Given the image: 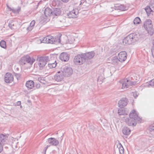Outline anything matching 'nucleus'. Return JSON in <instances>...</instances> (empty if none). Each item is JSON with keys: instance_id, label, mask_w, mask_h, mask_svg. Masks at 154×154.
Masks as SVG:
<instances>
[{"instance_id": "nucleus-1", "label": "nucleus", "mask_w": 154, "mask_h": 154, "mask_svg": "<svg viewBox=\"0 0 154 154\" xmlns=\"http://www.w3.org/2000/svg\"><path fill=\"white\" fill-rule=\"evenodd\" d=\"M136 120L141 122V119L138 117L137 112L134 110H132L129 114V118H126L125 122L129 126H135L137 122Z\"/></svg>"}, {"instance_id": "nucleus-2", "label": "nucleus", "mask_w": 154, "mask_h": 154, "mask_svg": "<svg viewBox=\"0 0 154 154\" xmlns=\"http://www.w3.org/2000/svg\"><path fill=\"white\" fill-rule=\"evenodd\" d=\"M138 39V35L135 33H133L129 34L125 37L123 40L122 43L124 45H128L134 43Z\"/></svg>"}, {"instance_id": "nucleus-3", "label": "nucleus", "mask_w": 154, "mask_h": 154, "mask_svg": "<svg viewBox=\"0 0 154 154\" xmlns=\"http://www.w3.org/2000/svg\"><path fill=\"white\" fill-rule=\"evenodd\" d=\"M143 26L149 34L150 35H152L153 34L154 30L151 20L148 19L145 21L144 23Z\"/></svg>"}, {"instance_id": "nucleus-4", "label": "nucleus", "mask_w": 154, "mask_h": 154, "mask_svg": "<svg viewBox=\"0 0 154 154\" xmlns=\"http://www.w3.org/2000/svg\"><path fill=\"white\" fill-rule=\"evenodd\" d=\"M85 62V58L82 54L76 55L74 57L73 60L74 63L77 65H82Z\"/></svg>"}, {"instance_id": "nucleus-5", "label": "nucleus", "mask_w": 154, "mask_h": 154, "mask_svg": "<svg viewBox=\"0 0 154 154\" xmlns=\"http://www.w3.org/2000/svg\"><path fill=\"white\" fill-rule=\"evenodd\" d=\"M134 85V82L127 79L122 80L120 82V86L122 85V88L123 89L131 88V86Z\"/></svg>"}, {"instance_id": "nucleus-6", "label": "nucleus", "mask_w": 154, "mask_h": 154, "mask_svg": "<svg viewBox=\"0 0 154 154\" xmlns=\"http://www.w3.org/2000/svg\"><path fill=\"white\" fill-rule=\"evenodd\" d=\"M61 71L62 72L64 76H69L72 73L73 70L71 68L65 66L61 68Z\"/></svg>"}, {"instance_id": "nucleus-7", "label": "nucleus", "mask_w": 154, "mask_h": 154, "mask_svg": "<svg viewBox=\"0 0 154 154\" xmlns=\"http://www.w3.org/2000/svg\"><path fill=\"white\" fill-rule=\"evenodd\" d=\"M35 60H31L30 57L29 55H26L23 57L21 59V63L22 64H25L26 62L32 65L33 63Z\"/></svg>"}, {"instance_id": "nucleus-8", "label": "nucleus", "mask_w": 154, "mask_h": 154, "mask_svg": "<svg viewBox=\"0 0 154 154\" xmlns=\"http://www.w3.org/2000/svg\"><path fill=\"white\" fill-rule=\"evenodd\" d=\"M48 37H49V39H48V43L57 44L60 43V37L59 36H57L54 38L52 36L50 35H48Z\"/></svg>"}, {"instance_id": "nucleus-9", "label": "nucleus", "mask_w": 154, "mask_h": 154, "mask_svg": "<svg viewBox=\"0 0 154 154\" xmlns=\"http://www.w3.org/2000/svg\"><path fill=\"white\" fill-rule=\"evenodd\" d=\"M48 60V57H42L39 58L38 64L39 67H43Z\"/></svg>"}, {"instance_id": "nucleus-10", "label": "nucleus", "mask_w": 154, "mask_h": 154, "mask_svg": "<svg viewBox=\"0 0 154 154\" xmlns=\"http://www.w3.org/2000/svg\"><path fill=\"white\" fill-rule=\"evenodd\" d=\"M44 14L45 17V18L43 19V20L44 21L46 22L49 20L48 17L52 15V11L49 8H47L45 10Z\"/></svg>"}, {"instance_id": "nucleus-11", "label": "nucleus", "mask_w": 154, "mask_h": 154, "mask_svg": "<svg viewBox=\"0 0 154 154\" xmlns=\"http://www.w3.org/2000/svg\"><path fill=\"white\" fill-rule=\"evenodd\" d=\"M79 13V11L78 9L76 8L74 9L68 14L67 16L69 18H76L78 17Z\"/></svg>"}, {"instance_id": "nucleus-12", "label": "nucleus", "mask_w": 154, "mask_h": 154, "mask_svg": "<svg viewBox=\"0 0 154 154\" xmlns=\"http://www.w3.org/2000/svg\"><path fill=\"white\" fill-rule=\"evenodd\" d=\"M5 81L7 83L12 82L14 79L13 75L10 73H7L5 75Z\"/></svg>"}, {"instance_id": "nucleus-13", "label": "nucleus", "mask_w": 154, "mask_h": 154, "mask_svg": "<svg viewBox=\"0 0 154 154\" xmlns=\"http://www.w3.org/2000/svg\"><path fill=\"white\" fill-rule=\"evenodd\" d=\"M64 75L61 70L58 71L54 76L55 80L57 82H60L63 79Z\"/></svg>"}, {"instance_id": "nucleus-14", "label": "nucleus", "mask_w": 154, "mask_h": 154, "mask_svg": "<svg viewBox=\"0 0 154 154\" xmlns=\"http://www.w3.org/2000/svg\"><path fill=\"white\" fill-rule=\"evenodd\" d=\"M127 54L125 51H122L120 52L118 54L119 60L120 62H122L125 61L126 58Z\"/></svg>"}, {"instance_id": "nucleus-15", "label": "nucleus", "mask_w": 154, "mask_h": 154, "mask_svg": "<svg viewBox=\"0 0 154 154\" xmlns=\"http://www.w3.org/2000/svg\"><path fill=\"white\" fill-rule=\"evenodd\" d=\"M85 58V60H86L90 59L93 57L95 55V53L94 51H91L82 54Z\"/></svg>"}, {"instance_id": "nucleus-16", "label": "nucleus", "mask_w": 154, "mask_h": 154, "mask_svg": "<svg viewBox=\"0 0 154 154\" xmlns=\"http://www.w3.org/2000/svg\"><path fill=\"white\" fill-rule=\"evenodd\" d=\"M48 142L52 146H56L59 143V142L54 138L51 137L48 139Z\"/></svg>"}, {"instance_id": "nucleus-17", "label": "nucleus", "mask_w": 154, "mask_h": 154, "mask_svg": "<svg viewBox=\"0 0 154 154\" xmlns=\"http://www.w3.org/2000/svg\"><path fill=\"white\" fill-rule=\"evenodd\" d=\"M127 103V100L126 98H122L118 102V105L120 108H122L126 106Z\"/></svg>"}, {"instance_id": "nucleus-18", "label": "nucleus", "mask_w": 154, "mask_h": 154, "mask_svg": "<svg viewBox=\"0 0 154 154\" xmlns=\"http://www.w3.org/2000/svg\"><path fill=\"white\" fill-rule=\"evenodd\" d=\"M59 58L62 61L65 62L69 60V56L67 53H63L60 55Z\"/></svg>"}, {"instance_id": "nucleus-19", "label": "nucleus", "mask_w": 154, "mask_h": 154, "mask_svg": "<svg viewBox=\"0 0 154 154\" xmlns=\"http://www.w3.org/2000/svg\"><path fill=\"white\" fill-rule=\"evenodd\" d=\"M34 85V82L32 80H29L26 82V86L28 89H31L33 88Z\"/></svg>"}, {"instance_id": "nucleus-20", "label": "nucleus", "mask_w": 154, "mask_h": 154, "mask_svg": "<svg viewBox=\"0 0 154 154\" xmlns=\"http://www.w3.org/2000/svg\"><path fill=\"white\" fill-rule=\"evenodd\" d=\"M110 62L112 64L116 65L120 61L117 57L114 56L111 58Z\"/></svg>"}, {"instance_id": "nucleus-21", "label": "nucleus", "mask_w": 154, "mask_h": 154, "mask_svg": "<svg viewBox=\"0 0 154 154\" xmlns=\"http://www.w3.org/2000/svg\"><path fill=\"white\" fill-rule=\"evenodd\" d=\"M35 22L34 20H32L30 24V26L28 27H26V28H24L27 31H31L33 29L35 26Z\"/></svg>"}, {"instance_id": "nucleus-22", "label": "nucleus", "mask_w": 154, "mask_h": 154, "mask_svg": "<svg viewBox=\"0 0 154 154\" xmlns=\"http://www.w3.org/2000/svg\"><path fill=\"white\" fill-rule=\"evenodd\" d=\"M61 13L60 10L59 8H55L53 11H52V15L58 16Z\"/></svg>"}, {"instance_id": "nucleus-23", "label": "nucleus", "mask_w": 154, "mask_h": 154, "mask_svg": "<svg viewBox=\"0 0 154 154\" xmlns=\"http://www.w3.org/2000/svg\"><path fill=\"white\" fill-rule=\"evenodd\" d=\"M122 132L124 134L128 135L130 134L131 130L129 128L127 127H124L122 129Z\"/></svg>"}, {"instance_id": "nucleus-24", "label": "nucleus", "mask_w": 154, "mask_h": 154, "mask_svg": "<svg viewBox=\"0 0 154 154\" xmlns=\"http://www.w3.org/2000/svg\"><path fill=\"white\" fill-rule=\"evenodd\" d=\"M6 138V135L1 134H0V143L2 144L4 143Z\"/></svg>"}, {"instance_id": "nucleus-25", "label": "nucleus", "mask_w": 154, "mask_h": 154, "mask_svg": "<svg viewBox=\"0 0 154 154\" xmlns=\"http://www.w3.org/2000/svg\"><path fill=\"white\" fill-rule=\"evenodd\" d=\"M118 9L119 10L124 11L128 9V7L122 5H120L117 6Z\"/></svg>"}, {"instance_id": "nucleus-26", "label": "nucleus", "mask_w": 154, "mask_h": 154, "mask_svg": "<svg viewBox=\"0 0 154 154\" xmlns=\"http://www.w3.org/2000/svg\"><path fill=\"white\" fill-rule=\"evenodd\" d=\"M117 146L119 148L120 153L121 154H123L124 152V149L122 144L120 143H119L117 144Z\"/></svg>"}, {"instance_id": "nucleus-27", "label": "nucleus", "mask_w": 154, "mask_h": 154, "mask_svg": "<svg viewBox=\"0 0 154 154\" xmlns=\"http://www.w3.org/2000/svg\"><path fill=\"white\" fill-rule=\"evenodd\" d=\"M134 25L139 24L141 22L140 19L139 17H137L134 20Z\"/></svg>"}, {"instance_id": "nucleus-28", "label": "nucleus", "mask_w": 154, "mask_h": 154, "mask_svg": "<svg viewBox=\"0 0 154 154\" xmlns=\"http://www.w3.org/2000/svg\"><path fill=\"white\" fill-rule=\"evenodd\" d=\"M56 65L57 63L55 60L54 61V63H52L48 64V67L51 69L55 68L56 66Z\"/></svg>"}, {"instance_id": "nucleus-29", "label": "nucleus", "mask_w": 154, "mask_h": 154, "mask_svg": "<svg viewBox=\"0 0 154 154\" xmlns=\"http://www.w3.org/2000/svg\"><path fill=\"white\" fill-rule=\"evenodd\" d=\"M118 113L120 115H127V114L125 110L122 109H120L118 110Z\"/></svg>"}, {"instance_id": "nucleus-30", "label": "nucleus", "mask_w": 154, "mask_h": 154, "mask_svg": "<svg viewBox=\"0 0 154 154\" xmlns=\"http://www.w3.org/2000/svg\"><path fill=\"white\" fill-rule=\"evenodd\" d=\"M0 46L3 48H5L6 47L5 42L3 40H1L0 42Z\"/></svg>"}, {"instance_id": "nucleus-31", "label": "nucleus", "mask_w": 154, "mask_h": 154, "mask_svg": "<svg viewBox=\"0 0 154 154\" xmlns=\"http://www.w3.org/2000/svg\"><path fill=\"white\" fill-rule=\"evenodd\" d=\"M145 10L147 13H150L152 11V10L151 9L150 6H147L145 8Z\"/></svg>"}, {"instance_id": "nucleus-32", "label": "nucleus", "mask_w": 154, "mask_h": 154, "mask_svg": "<svg viewBox=\"0 0 154 154\" xmlns=\"http://www.w3.org/2000/svg\"><path fill=\"white\" fill-rule=\"evenodd\" d=\"M49 37H48V36L42 38V40L43 43H48L49 42H48V38Z\"/></svg>"}, {"instance_id": "nucleus-33", "label": "nucleus", "mask_w": 154, "mask_h": 154, "mask_svg": "<svg viewBox=\"0 0 154 154\" xmlns=\"http://www.w3.org/2000/svg\"><path fill=\"white\" fill-rule=\"evenodd\" d=\"M11 11L14 13H18L19 12V9H15L14 8H12V10H11Z\"/></svg>"}, {"instance_id": "nucleus-34", "label": "nucleus", "mask_w": 154, "mask_h": 154, "mask_svg": "<svg viewBox=\"0 0 154 154\" xmlns=\"http://www.w3.org/2000/svg\"><path fill=\"white\" fill-rule=\"evenodd\" d=\"M150 6L152 10V11L154 12V2H150Z\"/></svg>"}, {"instance_id": "nucleus-35", "label": "nucleus", "mask_w": 154, "mask_h": 154, "mask_svg": "<svg viewBox=\"0 0 154 154\" xmlns=\"http://www.w3.org/2000/svg\"><path fill=\"white\" fill-rule=\"evenodd\" d=\"M38 80L41 83H42L43 84L45 83V81L44 80V79L43 78L41 77L38 78Z\"/></svg>"}, {"instance_id": "nucleus-36", "label": "nucleus", "mask_w": 154, "mask_h": 154, "mask_svg": "<svg viewBox=\"0 0 154 154\" xmlns=\"http://www.w3.org/2000/svg\"><path fill=\"white\" fill-rule=\"evenodd\" d=\"M148 129L150 131H152L154 130V125H150L148 128Z\"/></svg>"}, {"instance_id": "nucleus-37", "label": "nucleus", "mask_w": 154, "mask_h": 154, "mask_svg": "<svg viewBox=\"0 0 154 154\" xmlns=\"http://www.w3.org/2000/svg\"><path fill=\"white\" fill-rule=\"evenodd\" d=\"M14 23L13 22H11V23H9L8 26L11 29H14L13 27V26H14Z\"/></svg>"}, {"instance_id": "nucleus-38", "label": "nucleus", "mask_w": 154, "mask_h": 154, "mask_svg": "<svg viewBox=\"0 0 154 154\" xmlns=\"http://www.w3.org/2000/svg\"><path fill=\"white\" fill-rule=\"evenodd\" d=\"M149 84L150 85L154 86V79L149 82Z\"/></svg>"}, {"instance_id": "nucleus-39", "label": "nucleus", "mask_w": 154, "mask_h": 154, "mask_svg": "<svg viewBox=\"0 0 154 154\" xmlns=\"http://www.w3.org/2000/svg\"><path fill=\"white\" fill-rule=\"evenodd\" d=\"M36 42L38 44L43 43L42 39H38L36 41Z\"/></svg>"}, {"instance_id": "nucleus-40", "label": "nucleus", "mask_w": 154, "mask_h": 154, "mask_svg": "<svg viewBox=\"0 0 154 154\" xmlns=\"http://www.w3.org/2000/svg\"><path fill=\"white\" fill-rule=\"evenodd\" d=\"M104 71H105V69H104V68H102L99 71V72H101V73H102L101 74V75H104Z\"/></svg>"}, {"instance_id": "nucleus-41", "label": "nucleus", "mask_w": 154, "mask_h": 154, "mask_svg": "<svg viewBox=\"0 0 154 154\" xmlns=\"http://www.w3.org/2000/svg\"><path fill=\"white\" fill-rule=\"evenodd\" d=\"M138 94L137 92H134L133 93V96L135 98L138 96Z\"/></svg>"}, {"instance_id": "nucleus-42", "label": "nucleus", "mask_w": 154, "mask_h": 154, "mask_svg": "<svg viewBox=\"0 0 154 154\" xmlns=\"http://www.w3.org/2000/svg\"><path fill=\"white\" fill-rule=\"evenodd\" d=\"M152 56L154 57V46H153L152 48Z\"/></svg>"}, {"instance_id": "nucleus-43", "label": "nucleus", "mask_w": 154, "mask_h": 154, "mask_svg": "<svg viewBox=\"0 0 154 154\" xmlns=\"http://www.w3.org/2000/svg\"><path fill=\"white\" fill-rule=\"evenodd\" d=\"M35 87L37 88H39L40 87V85L39 83H37L35 85Z\"/></svg>"}, {"instance_id": "nucleus-44", "label": "nucleus", "mask_w": 154, "mask_h": 154, "mask_svg": "<svg viewBox=\"0 0 154 154\" xmlns=\"http://www.w3.org/2000/svg\"><path fill=\"white\" fill-rule=\"evenodd\" d=\"M3 149L2 144L0 143V153L2 151Z\"/></svg>"}, {"instance_id": "nucleus-45", "label": "nucleus", "mask_w": 154, "mask_h": 154, "mask_svg": "<svg viewBox=\"0 0 154 154\" xmlns=\"http://www.w3.org/2000/svg\"><path fill=\"white\" fill-rule=\"evenodd\" d=\"M15 76L16 77L17 79L18 80V77H19V75L18 74H17V73H15Z\"/></svg>"}, {"instance_id": "nucleus-46", "label": "nucleus", "mask_w": 154, "mask_h": 154, "mask_svg": "<svg viewBox=\"0 0 154 154\" xmlns=\"http://www.w3.org/2000/svg\"><path fill=\"white\" fill-rule=\"evenodd\" d=\"M101 78V76H99L98 77V79H97V80L98 81H99V80L101 81V80L103 79V78Z\"/></svg>"}, {"instance_id": "nucleus-47", "label": "nucleus", "mask_w": 154, "mask_h": 154, "mask_svg": "<svg viewBox=\"0 0 154 154\" xmlns=\"http://www.w3.org/2000/svg\"><path fill=\"white\" fill-rule=\"evenodd\" d=\"M6 5H7V7L8 8V9H9V10L10 11H11V10H12V8H10L9 6L8 5V4H7Z\"/></svg>"}, {"instance_id": "nucleus-48", "label": "nucleus", "mask_w": 154, "mask_h": 154, "mask_svg": "<svg viewBox=\"0 0 154 154\" xmlns=\"http://www.w3.org/2000/svg\"><path fill=\"white\" fill-rule=\"evenodd\" d=\"M61 1L64 2H66L68 1L69 0H61Z\"/></svg>"}, {"instance_id": "nucleus-49", "label": "nucleus", "mask_w": 154, "mask_h": 154, "mask_svg": "<svg viewBox=\"0 0 154 154\" xmlns=\"http://www.w3.org/2000/svg\"><path fill=\"white\" fill-rule=\"evenodd\" d=\"M74 38H73L72 39V41L70 42V41H69V42H70V43H72L73 41H74Z\"/></svg>"}, {"instance_id": "nucleus-50", "label": "nucleus", "mask_w": 154, "mask_h": 154, "mask_svg": "<svg viewBox=\"0 0 154 154\" xmlns=\"http://www.w3.org/2000/svg\"><path fill=\"white\" fill-rule=\"evenodd\" d=\"M54 61L52 62L51 61H50L48 63H54Z\"/></svg>"}, {"instance_id": "nucleus-51", "label": "nucleus", "mask_w": 154, "mask_h": 154, "mask_svg": "<svg viewBox=\"0 0 154 154\" xmlns=\"http://www.w3.org/2000/svg\"><path fill=\"white\" fill-rule=\"evenodd\" d=\"M20 108H22V106L21 105H20L21 103V101H20Z\"/></svg>"}, {"instance_id": "nucleus-52", "label": "nucleus", "mask_w": 154, "mask_h": 154, "mask_svg": "<svg viewBox=\"0 0 154 154\" xmlns=\"http://www.w3.org/2000/svg\"><path fill=\"white\" fill-rule=\"evenodd\" d=\"M19 103V101H18V102H17V105H19L18 104V103Z\"/></svg>"}, {"instance_id": "nucleus-53", "label": "nucleus", "mask_w": 154, "mask_h": 154, "mask_svg": "<svg viewBox=\"0 0 154 154\" xmlns=\"http://www.w3.org/2000/svg\"><path fill=\"white\" fill-rule=\"evenodd\" d=\"M16 69H17V70H18H18H19V68H16Z\"/></svg>"}, {"instance_id": "nucleus-54", "label": "nucleus", "mask_w": 154, "mask_h": 154, "mask_svg": "<svg viewBox=\"0 0 154 154\" xmlns=\"http://www.w3.org/2000/svg\"><path fill=\"white\" fill-rule=\"evenodd\" d=\"M23 26V25H22V26H21V27H22Z\"/></svg>"}]
</instances>
